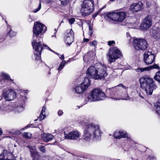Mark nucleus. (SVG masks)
<instances>
[{
  "label": "nucleus",
  "mask_w": 160,
  "mask_h": 160,
  "mask_svg": "<svg viewBox=\"0 0 160 160\" xmlns=\"http://www.w3.org/2000/svg\"><path fill=\"white\" fill-rule=\"evenodd\" d=\"M54 138V136L50 133H44L41 135L42 140L45 142L52 141Z\"/></svg>",
  "instance_id": "412c9836"
},
{
  "label": "nucleus",
  "mask_w": 160,
  "mask_h": 160,
  "mask_svg": "<svg viewBox=\"0 0 160 160\" xmlns=\"http://www.w3.org/2000/svg\"><path fill=\"white\" fill-rule=\"evenodd\" d=\"M92 30L89 31L88 32V34L90 36H91L92 34Z\"/></svg>",
  "instance_id": "8fccbe9b"
},
{
  "label": "nucleus",
  "mask_w": 160,
  "mask_h": 160,
  "mask_svg": "<svg viewBox=\"0 0 160 160\" xmlns=\"http://www.w3.org/2000/svg\"><path fill=\"white\" fill-rule=\"evenodd\" d=\"M155 12L158 15L160 14V7L157 6L155 9Z\"/></svg>",
  "instance_id": "58836bf2"
},
{
  "label": "nucleus",
  "mask_w": 160,
  "mask_h": 160,
  "mask_svg": "<svg viewBox=\"0 0 160 160\" xmlns=\"http://www.w3.org/2000/svg\"><path fill=\"white\" fill-rule=\"evenodd\" d=\"M84 81L81 84L77 85L73 88V91L78 94H81L84 92L88 89L90 83V81L88 77L84 78Z\"/></svg>",
  "instance_id": "ddd939ff"
},
{
  "label": "nucleus",
  "mask_w": 160,
  "mask_h": 160,
  "mask_svg": "<svg viewBox=\"0 0 160 160\" xmlns=\"http://www.w3.org/2000/svg\"><path fill=\"white\" fill-rule=\"evenodd\" d=\"M63 112L62 110H59L58 112V114L59 116H62L63 114Z\"/></svg>",
  "instance_id": "a18cd8bd"
},
{
  "label": "nucleus",
  "mask_w": 160,
  "mask_h": 160,
  "mask_svg": "<svg viewBox=\"0 0 160 160\" xmlns=\"http://www.w3.org/2000/svg\"><path fill=\"white\" fill-rule=\"evenodd\" d=\"M113 136L114 138L117 139H120L122 138L125 139V141H126L128 144L132 143L133 142L131 138L130 135L126 131L122 130H117L114 131Z\"/></svg>",
  "instance_id": "9d476101"
},
{
  "label": "nucleus",
  "mask_w": 160,
  "mask_h": 160,
  "mask_svg": "<svg viewBox=\"0 0 160 160\" xmlns=\"http://www.w3.org/2000/svg\"><path fill=\"white\" fill-rule=\"evenodd\" d=\"M107 71L106 65L97 63L88 68L87 74L90 78L95 80L104 79L108 75Z\"/></svg>",
  "instance_id": "7ed1b4c3"
},
{
  "label": "nucleus",
  "mask_w": 160,
  "mask_h": 160,
  "mask_svg": "<svg viewBox=\"0 0 160 160\" xmlns=\"http://www.w3.org/2000/svg\"><path fill=\"white\" fill-rule=\"evenodd\" d=\"M32 43L33 48L35 51L33 55L32 56V58L35 60H41V54L42 50L44 49L54 52V51L51 49L47 45L44 44L42 38H41V39L39 38H32Z\"/></svg>",
  "instance_id": "39448f33"
},
{
  "label": "nucleus",
  "mask_w": 160,
  "mask_h": 160,
  "mask_svg": "<svg viewBox=\"0 0 160 160\" xmlns=\"http://www.w3.org/2000/svg\"><path fill=\"white\" fill-rule=\"evenodd\" d=\"M45 2L47 4H49L50 5H52L55 3V2L53 0H46Z\"/></svg>",
  "instance_id": "ea45409f"
},
{
  "label": "nucleus",
  "mask_w": 160,
  "mask_h": 160,
  "mask_svg": "<svg viewBox=\"0 0 160 160\" xmlns=\"http://www.w3.org/2000/svg\"><path fill=\"white\" fill-rule=\"evenodd\" d=\"M23 137L27 139H30L32 136L31 133L28 132H24L22 134Z\"/></svg>",
  "instance_id": "f704fd0d"
},
{
  "label": "nucleus",
  "mask_w": 160,
  "mask_h": 160,
  "mask_svg": "<svg viewBox=\"0 0 160 160\" xmlns=\"http://www.w3.org/2000/svg\"><path fill=\"white\" fill-rule=\"evenodd\" d=\"M115 43L114 41H109L108 42V44L109 46H111L114 44Z\"/></svg>",
  "instance_id": "c03bdc74"
},
{
  "label": "nucleus",
  "mask_w": 160,
  "mask_h": 160,
  "mask_svg": "<svg viewBox=\"0 0 160 160\" xmlns=\"http://www.w3.org/2000/svg\"><path fill=\"white\" fill-rule=\"evenodd\" d=\"M66 62L64 60L60 64L58 68V72L60 71L64 67Z\"/></svg>",
  "instance_id": "473e14b6"
},
{
  "label": "nucleus",
  "mask_w": 160,
  "mask_h": 160,
  "mask_svg": "<svg viewBox=\"0 0 160 160\" xmlns=\"http://www.w3.org/2000/svg\"><path fill=\"white\" fill-rule=\"evenodd\" d=\"M128 88L122 84L109 88L107 92L110 93V98L115 100H128L130 99L127 92Z\"/></svg>",
  "instance_id": "20e7f679"
},
{
  "label": "nucleus",
  "mask_w": 160,
  "mask_h": 160,
  "mask_svg": "<svg viewBox=\"0 0 160 160\" xmlns=\"http://www.w3.org/2000/svg\"><path fill=\"white\" fill-rule=\"evenodd\" d=\"M47 30V28L44 24L39 22H35L33 27L32 38H39L41 39Z\"/></svg>",
  "instance_id": "6e6552de"
},
{
  "label": "nucleus",
  "mask_w": 160,
  "mask_h": 160,
  "mask_svg": "<svg viewBox=\"0 0 160 160\" xmlns=\"http://www.w3.org/2000/svg\"><path fill=\"white\" fill-rule=\"evenodd\" d=\"M89 31L92 30V28L90 25H89Z\"/></svg>",
  "instance_id": "864d4df0"
},
{
  "label": "nucleus",
  "mask_w": 160,
  "mask_h": 160,
  "mask_svg": "<svg viewBox=\"0 0 160 160\" xmlns=\"http://www.w3.org/2000/svg\"><path fill=\"white\" fill-rule=\"evenodd\" d=\"M63 22H64L63 21V20H62V21H61V23L59 24V26H58V27H59V26L60 25H61V23H63Z\"/></svg>",
  "instance_id": "bf43d9fd"
},
{
  "label": "nucleus",
  "mask_w": 160,
  "mask_h": 160,
  "mask_svg": "<svg viewBox=\"0 0 160 160\" xmlns=\"http://www.w3.org/2000/svg\"><path fill=\"white\" fill-rule=\"evenodd\" d=\"M54 30L55 31V32H54L55 35L56 33V32L58 30V29L55 28L54 29Z\"/></svg>",
  "instance_id": "4d7b16f0"
},
{
  "label": "nucleus",
  "mask_w": 160,
  "mask_h": 160,
  "mask_svg": "<svg viewBox=\"0 0 160 160\" xmlns=\"http://www.w3.org/2000/svg\"><path fill=\"white\" fill-rule=\"evenodd\" d=\"M39 150L42 153H45L46 152L45 147L43 145H41L38 148Z\"/></svg>",
  "instance_id": "c9c22d12"
},
{
  "label": "nucleus",
  "mask_w": 160,
  "mask_h": 160,
  "mask_svg": "<svg viewBox=\"0 0 160 160\" xmlns=\"http://www.w3.org/2000/svg\"><path fill=\"white\" fill-rule=\"evenodd\" d=\"M143 9V4L142 2H138L137 3L132 4L129 8L130 11L133 13H136L142 10Z\"/></svg>",
  "instance_id": "6ab92c4d"
},
{
  "label": "nucleus",
  "mask_w": 160,
  "mask_h": 160,
  "mask_svg": "<svg viewBox=\"0 0 160 160\" xmlns=\"http://www.w3.org/2000/svg\"><path fill=\"white\" fill-rule=\"evenodd\" d=\"M46 109V107L44 106L42 108L39 116L38 117V119L35 120V121H36L38 120L39 121H40L42 120H43L45 118V115L44 112L45 111Z\"/></svg>",
  "instance_id": "bb28decb"
},
{
  "label": "nucleus",
  "mask_w": 160,
  "mask_h": 160,
  "mask_svg": "<svg viewBox=\"0 0 160 160\" xmlns=\"http://www.w3.org/2000/svg\"><path fill=\"white\" fill-rule=\"evenodd\" d=\"M117 21L118 22H122L125 19L127 16V13L125 12H117Z\"/></svg>",
  "instance_id": "b1692460"
},
{
  "label": "nucleus",
  "mask_w": 160,
  "mask_h": 160,
  "mask_svg": "<svg viewBox=\"0 0 160 160\" xmlns=\"http://www.w3.org/2000/svg\"><path fill=\"white\" fill-rule=\"evenodd\" d=\"M70 38L65 36L64 38L65 41L67 43V44L68 46H70L72 43L73 42L74 39L72 36Z\"/></svg>",
  "instance_id": "c85d7f7f"
},
{
  "label": "nucleus",
  "mask_w": 160,
  "mask_h": 160,
  "mask_svg": "<svg viewBox=\"0 0 160 160\" xmlns=\"http://www.w3.org/2000/svg\"><path fill=\"white\" fill-rule=\"evenodd\" d=\"M115 0H110V1H111V2H113V1H114Z\"/></svg>",
  "instance_id": "e2e57ef3"
},
{
  "label": "nucleus",
  "mask_w": 160,
  "mask_h": 160,
  "mask_svg": "<svg viewBox=\"0 0 160 160\" xmlns=\"http://www.w3.org/2000/svg\"><path fill=\"white\" fill-rule=\"evenodd\" d=\"M108 54V61L110 63L115 62L117 59L119 58L122 55L121 51L116 47L111 48Z\"/></svg>",
  "instance_id": "f8f14e48"
},
{
  "label": "nucleus",
  "mask_w": 160,
  "mask_h": 160,
  "mask_svg": "<svg viewBox=\"0 0 160 160\" xmlns=\"http://www.w3.org/2000/svg\"><path fill=\"white\" fill-rule=\"evenodd\" d=\"M89 41V39H88L84 38L83 39V42H88Z\"/></svg>",
  "instance_id": "3c124183"
},
{
  "label": "nucleus",
  "mask_w": 160,
  "mask_h": 160,
  "mask_svg": "<svg viewBox=\"0 0 160 160\" xmlns=\"http://www.w3.org/2000/svg\"><path fill=\"white\" fill-rule=\"evenodd\" d=\"M2 130L1 128H0V134H1L2 133Z\"/></svg>",
  "instance_id": "13d9d810"
},
{
  "label": "nucleus",
  "mask_w": 160,
  "mask_h": 160,
  "mask_svg": "<svg viewBox=\"0 0 160 160\" xmlns=\"http://www.w3.org/2000/svg\"><path fill=\"white\" fill-rule=\"evenodd\" d=\"M154 78L160 83V71L156 73L154 77Z\"/></svg>",
  "instance_id": "72a5a7b5"
},
{
  "label": "nucleus",
  "mask_w": 160,
  "mask_h": 160,
  "mask_svg": "<svg viewBox=\"0 0 160 160\" xmlns=\"http://www.w3.org/2000/svg\"><path fill=\"white\" fill-rule=\"evenodd\" d=\"M2 95L6 100L9 101L15 98L16 94L12 89H7L3 90Z\"/></svg>",
  "instance_id": "dca6fc26"
},
{
  "label": "nucleus",
  "mask_w": 160,
  "mask_h": 160,
  "mask_svg": "<svg viewBox=\"0 0 160 160\" xmlns=\"http://www.w3.org/2000/svg\"><path fill=\"white\" fill-rule=\"evenodd\" d=\"M59 1L61 2L62 5H66L68 3L69 0H59Z\"/></svg>",
  "instance_id": "e433bc0d"
},
{
  "label": "nucleus",
  "mask_w": 160,
  "mask_h": 160,
  "mask_svg": "<svg viewBox=\"0 0 160 160\" xmlns=\"http://www.w3.org/2000/svg\"><path fill=\"white\" fill-rule=\"evenodd\" d=\"M54 52H53L54 53H55L56 54H57L59 57V58L62 59V60H63L64 58V56L63 55V54H62V55H60V54H59L58 53L56 52H55L54 51Z\"/></svg>",
  "instance_id": "37998d69"
},
{
  "label": "nucleus",
  "mask_w": 160,
  "mask_h": 160,
  "mask_svg": "<svg viewBox=\"0 0 160 160\" xmlns=\"http://www.w3.org/2000/svg\"><path fill=\"white\" fill-rule=\"evenodd\" d=\"M4 20L6 24L7 25L8 29L9 30V32L7 33V35H9L11 37H13L15 36L16 34V33L12 31L11 26L8 24V22L6 20Z\"/></svg>",
  "instance_id": "a878e982"
},
{
  "label": "nucleus",
  "mask_w": 160,
  "mask_h": 160,
  "mask_svg": "<svg viewBox=\"0 0 160 160\" xmlns=\"http://www.w3.org/2000/svg\"><path fill=\"white\" fill-rule=\"evenodd\" d=\"M152 25V18L150 16L145 17L140 26V28L143 30H148Z\"/></svg>",
  "instance_id": "a211bd4d"
},
{
  "label": "nucleus",
  "mask_w": 160,
  "mask_h": 160,
  "mask_svg": "<svg viewBox=\"0 0 160 160\" xmlns=\"http://www.w3.org/2000/svg\"><path fill=\"white\" fill-rule=\"evenodd\" d=\"M3 81V79L2 78L1 75H0V83L2 82Z\"/></svg>",
  "instance_id": "603ef678"
},
{
  "label": "nucleus",
  "mask_w": 160,
  "mask_h": 160,
  "mask_svg": "<svg viewBox=\"0 0 160 160\" xmlns=\"http://www.w3.org/2000/svg\"><path fill=\"white\" fill-rule=\"evenodd\" d=\"M72 36L74 39V32L72 29L70 30L67 31L65 35V36L70 37Z\"/></svg>",
  "instance_id": "2f4dec72"
},
{
  "label": "nucleus",
  "mask_w": 160,
  "mask_h": 160,
  "mask_svg": "<svg viewBox=\"0 0 160 160\" xmlns=\"http://www.w3.org/2000/svg\"><path fill=\"white\" fill-rule=\"evenodd\" d=\"M143 56L144 61L147 64H151L154 61L155 56L151 51H146Z\"/></svg>",
  "instance_id": "f3484780"
},
{
  "label": "nucleus",
  "mask_w": 160,
  "mask_h": 160,
  "mask_svg": "<svg viewBox=\"0 0 160 160\" xmlns=\"http://www.w3.org/2000/svg\"><path fill=\"white\" fill-rule=\"evenodd\" d=\"M28 21L30 22H31L32 21V19L31 18V17L30 16L29 18L28 19Z\"/></svg>",
  "instance_id": "5fc2aeb1"
},
{
  "label": "nucleus",
  "mask_w": 160,
  "mask_h": 160,
  "mask_svg": "<svg viewBox=\"0 0 160 160\" xmlns=\"http://www.w3.org/2000/svg\"><path fill=\"white\" fill-rule=\"evenodd\" d=\"M64 134L65 139L75 141H79L81 135L80 132L77 130H73L68 133L64 132Z\"/></svg>",
  "instance_id": "2eb2a0df"
},
{
  "label": "nucleus",
  "mask_w": 160,
  "mask_h": 160,
  "mask_svg": "<svg viewBox=\"0 0 160 160\" xmlns=\"http://www.w3.org/2000/svg\"><path fill=\"white\" fill-rule=\"evenodd\" d=\"M13 155L6 150H4L3 153L0 154V160H13L12 159Z\"/></svg>",
  "instance_id": "aec40b11"
},
{
  "label": "nucleus",
  "mask_w": 160,
  "mask_h": 160,
  "mask_svg": "<svg viewBox=\"0 0 160 160\" xmlns=\"http://www.w3.org/2000/svg\"><path fill=\"white\" fill-rule=\"evenodd\" d=\"M109 135L110 136H111V134H110Z\"/></svg>",
  "instance_id": "774afa93"
},
{
  "label": "nucleus",
  "mask_w": 160,
  "mask_h": 160,
  "mask_svg": "<svg viewBox=\"0 0 160 160\" xmlns=\"http://www.w3.org/2000/svg\"><path fill=\"white\" fill-rule=\"evenodd\" d=\"M127 37H129V36H130V34H129V33H128V32H127Z\"/></svg>",
  "instance_id": "052dcab7"
},
{
  "label": "nucleus",
  "mask_w": 160,
  "mask_h": 160,
  "mask_svg": "<svg viewBox=\"0 0 160 160\" xmlns=\"http://www.w3.org/2000/svg\"><path fill=\"white\" fill-rule=\"evenodd\" d=\"M4 40V39H0V43L2 42Z\"/></svg>",
  "instance_id": "6e6d98bb"
},
{
  "label": "nucleus",
  "mask_w": 160,
  "mask_h": 160,
  "mask_svg": "<svg viewBox=\"0 0 160 160\" xmlns=\"http://www.w3.org/2000/svg\"><path fill=\"white\" fill-rule=\"evenodd\" d=\"M153 69H159L160 68L157 64H154L153 65L143 68H138L135 70V71L138 72H142L144 71H149Z\"/></svg>",
  "instance_id": "4be33fe9"
},
{
  "label": "nucleus",
  "mask_w": 160,
  "mask_h": 160,
  "mask_svg": "<svg viewBox=\"0 0 160 160\" xmlns=\"http://www.w3.org/2000/svg\"><path fill=\"white\" fill-rule=\"evenodd\" d=\"M57 132V130H55V132Z\"/></svg>",
  "instance_id": "0e129e2a"
},
{
  "label": "nucleus",
  "mask_w": 160,
  "mask_h": 160,
  "mask_svg": "<svg viewBox=\"0 0 160 160\" xmlns=\"http://www.w3.org/2000/svg\"><path fill=\"white\" fill-rule=\"evenodd\" d=\"M150 160H155V158L154 156H149Z\"/></svg>",
  "instance_id": "de8ad7c7"
},
{
  "label": "nucleus",
  "mask_w": 160,
  "mask_h": 160,
  "mask_svg": "<svg viewBox=\"0 0 160 160\" xmlns=\"http://www.w3.org/2000/svg\"><path fill=\"white\" fill-rule=\"evenodd\" d=\"M18 93L20 94V97L15 103L7 105L5 101H3H3V99L2 98L0 99V112L5 113L13 110L15 112H19L24 110V105L27 99L26 96L28 92L27 90L25 91L20 89H18Z\"/></svg>",
  "instance_id": "f03ea898"
},
{
  "label": "nucleus",
  "mask_w": 160,
  "mask_h": 160,
  "mask_svg": "<svg viewBox=\"0 0 160 160\" xmlns=\"http://www.w3.org/2000/svg\"><path fill=\"white\" fill-rule=\"evenodd\" d=\"M134 48L136 50H143L148 47V43L145 39L135 38L132 41Z\"/></svg>",
  "instance_id": "9b49d317"
},
{
  "label": "nucleus",
  "mask_w": 160,
  "mask_h": 160,
  "mask_svg": "<svg viewBox=\"0 0 160 160\" xmlns=\"http://www.w3.org/2000/svg\"><path fill=\"white\" fill-rule=\"evenodd\" d=\"M48 73L49 74H51V72L50 71H49L48 72Z\"/></svg>",
  "instance_id": "680f3d73"
},
{
  "label": "nucleus",
  "mask_w": 160,
  "mask_h": 160,
  "mask_svg": "<svg viewBox=\"0 0 160 160\" xmlns=\"http://www.w3.org/2000/svg\"><path fill=\"white\" fill-rule=\"evenodd\" d=\"M152 36L155 39L160 38V29L158 27H153L152 30Z\"/></svg>",
  "instance_id": "5701e85b"
},
{
  "label": "nucleus",
  "mask_w": 160,
  "mask_h": 160,
  "mask_svg": "<svg viewBox=\"0 0 160 160\" xmlns=\"http://www.w3.org/2000/svg\"><path fill=\"white\" fill-rule=\"evenodd\" d=\"M141 87L142 90V92L144 95H151L153 91L157 87L154 83L153 79L148 76H144L139 80Z\"/></svg>",
  "instance_id": "423d86ee"
},
{
  "label": "nucleus",
  "mask_w": 160,
  "mask_h": 160,
  "mask_svg": "<svg viewBox=\"0 0 160 160\" xmlns=\"http://www.w3.org/2000/svg\"><path fill=\"white\" fill-rule=\"evenodd\" d=\"M68 21L69 23L70 24H72L75 22V19L74 18H72L68 19Z\"/></svg>",
  "instance_id": "79ce46f5"
},
{
  "label": "nucleus",
  "mask_w": 160,
  "mask_h": 160,
  "mask_svg": "<svg viewBox=\"0 0 160 160\" xmlns=\"http://www.w3.org/2000/svg\"><path fill=\"white\" fill-rule=\"evenodd\" d=\"M89 54V53H87L83 57V59L84 61H85L86 60V59L88 57V54Z\"/></svg>",
  "instance_id": "49530a36"
},
{
  "label": "nucleus",
  "mask_w": 160,
  "mask_h": 160,
  "mask_svg": "<svg viewBox=\"0 0 160 160\" xmlns=\"http://www.w3.org/2000/svg\"><path fill=\"white\" fill-rule=\"evenodd\" d=\"M81 11L82 16H87L93 11L94 7L93 0H84L81 5Z\"/></svg>",
  "instance_id": "1a4fd4ad"
},
{
  "label": "nucleus",
  "mask_w": 160,
  "mask_h": 160,
  "mask_svg": "<svg viewBox=\"0 0 160 160\" xmlns=\"http://www.w3.org/2000/svg\"><path fill=\"white\" fill-rule=\"evenodd\" d=\"M105 97V95L101 90L95 88L92 90L88 95L84 98L83 105L88 102L98 101L103 100Z\"/></svg>",
  "instance_id": "0eeeda50"
},
{
  "label": "nucleus",
  "mask_w": 160,
  "mask_h": 160,
  "mask_svg": "<svg viewBox=\"0 0 160 160\" xmlns=\"http://www.w3.org/2000/svg\"><path fill=\"white\" fill-rule=\"evenodd\" d=\"M97 42L95 40L89 43V45L90 46H95L97 45Z\"/></svg>",
  "instance_id": "a19ab883"
},
{
  "label": "nucleus",
  "mask_w": 160,
  "mask_h": 160,
  "mask_svg": "<svg viewBox=\"0 0 160 160\" xmlns=\"http://www.w3.org/2000/svg\"><path fill=\"white\" fill-rule=\"evenodd\" d=\"M1 76L2 78H3L4 80H8L9 81L11 82L13 81L12 80L9 75L4 72H2L1 73Z\"/></svg>",
  "instance_id": "c756f323"
},
{
  "label": "nucleus",
  "mask_w": 160,
  "mask_h": 160,
  "mask_svg": "<svg viewBox=\"0 0 160 160\" xmlns=\"http://www.w3.org/2000/svg\"><path fill=\"white\" fill-rule=\"evenodd\" d=\"M137 92L138 94V95L140 97H141V98H144V97L143 95H142V94H141V93L140 92Z\"/></svg>",
  "instance_id": "09e8293b"
},
{
  "label": "nucleus",
  "mask_w": 160,
  "mask_h": 160,
  "mask_svg": "<svg viewBox=\"0 0 160 160\" xmlns=\"http://www.w3.org/2000/svg\"><path fill=\"white\" fill-rule=\"evenodd\" d=\"M27 147L29 149L31 156L32 160H48V157L47 156H40L34 146L28 145Z\"/></svg>",
  "instance_id": "4468645a"
},
{
  "label": "nucleus",
  "mask_w": 160,
  "mask_h": 160,
  "mask_svg": "<svg viewBox=\"0 0 160 160\" xmlns=\"http://www.w3.org/2000/svg\"><path fill=\"white\" fill-rule=\"evenodd\" d=\"M32 127L37 128V127Z\"/></svg>",
  "instance_id": "69168bd1"
},
{
  "label": "nucleus",
  "mask_w": 160,
  "mask_h": 160,
  "mask_svg": "<svg viewBox=\"0 0 160 160\" xmlns=\"http://www.w3.org/2000/svg\"><path fill=\"white\" fill-rule=\"evenodd\" d=\"M153 109L156 113L160 115V102H158L154 104Z\"/></svg>",
  "instance_id": "cd10ccee"
},
{
  "label": "nucleus",
  "mask_w": 160,
  "mask_h": 160,
  "mask_svg": "<svg viewBox=\"0 0 160 160\" xmlns=\"http://www.w3.org/2000/svg\"><path fill=\"white\" fill-rule=\"evenodd\" d=\"M117 12H110L106 14V16L108 18L115 21H117Z\"/></svg>",
  "instance_id": "393cba45"
},
{
  "label": "nucleus",
  "mask_w": 160,
  "mask_h": 160,
  "mask_svg": "<svg viewBox=\"0 0 160 160\" xmlns=\"http://www.w3.org/2000/svg\"><path fill=\"white\" fill-rule=\"evenodd\" d=\"M31 125H32V124L28 125L27 126H26L25 128H22V129H21V130H20L17 131H14V132H10V133H12L13 134H14L19 135L20 134H21V133L22 132V131H21L24 130L25 129H26V128H28L30 127V126Z\"/></svg>",
  "instance_id": "7c9ffc66"
},
{
  "label": "nucleus",
  "mask_w": 160,
  "mask_h": 160,
  "mask_svg": "<svg viewBox=\"0 0 160 160\" xmlns=\"http://www.w3.org/2000/svg\"><path fill=\"white\" fill-rule=\"evenodd\" d=\"M148 2H146V3H147V5H148Z\"/></svg>",
  "instance_id": "338daca9"
},
{
  "label": "nucleus",
  "mask_w": 160,
  "mask_h": 160,
  "mask_svg": "<svg viewBox=\"0 0 160 160\" xmlns=\"http://www.w3.org/2000/svg\"><path fill=\"white\" fill-rule=\"evenodd\" d=\"M41 8V1L40 0L39 2V3L38 5V8L35 9L34 11L33 12L34 13H36L38 11H39Z\"/></svg>",
  "instance_id": "4c0bfd02"
},
{
  "label": "nucleus",
  "mask_w": 160,
  "mask_h": 160,
  "mask_svg": "<svg viewBox=\"0 0 160 160\" xmlns=\"http://www.w3.org/2000/svg\"><path fill=\"white\" fill-rule=\"evenodd\" d=\"M90 121L89 119H85L80 122L83 130L84 139L87 141L100 140L102 134L100 126Z\"/></svg>",
  "instance_id": "f257e3e1"
}]
</instances>
